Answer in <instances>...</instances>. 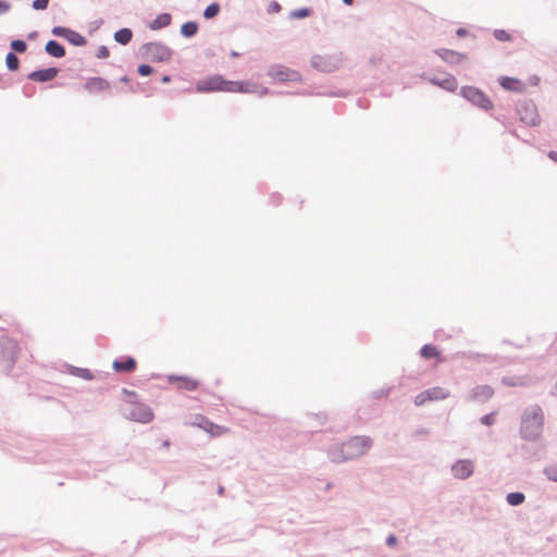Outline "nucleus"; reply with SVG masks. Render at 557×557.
Masks as SVG:
<instances>
[{"label":"nucleus","mask_w":557,"mask_h":557,"mask_svg":"<svg viewBox=\"0 0 557 557\" xmlns=\"http://www.w3.org/2000/svg\"><path fill=\"white\" fill-rule=\"evenodd\" d=\"M171 22L172 15L168 12H163L158 14L156 18L149 23L148 26L151 30H159L171 25Z\"/></svg>","instance_id":"22"},{"label":"nucleus","mask_w":557,"mask_h":557,"mask_svg":"<svg viewBox=\"0 0 557 557\" xmlns=\"http://www.w3.org/2000/svg\"><path fill=\"white\" fill-rule=\"evenodd\" d=\"M11 8L7 0H0V15L5 14Z\"/></svg>","instance_id":"53"},{"label":"nucleus","mask_w":557,"mask_h":557,"mask_svg":"<svg viewBox=\"0 0 557 557\" xmlns=\"http://www.w3.org/2000/svg\"><path fill=\"white\" fill-rule=\"evenodd\" d=\"M311 417L315 418L317 420H319L320 424H323L324 421L326 420V414L325 413H318V414L313 413Z\"/></svg>","instance_id":"58"},{"label":"nucleus","mask_w":557,"mask_h":557,"mask_svg":"<svg viewBox=\"0 0 557 557\" xmlns=\"http://www.w3.org/2000/svg\"><path fill=\"white\" fill-rule=\"evenodd\" d=\"M282 10L281 4L277 1H271L268 5V13H278Z\"/></svg>","instance_id":"47"},{"label":"nucleus","mask_w":557,"mask_h":557,"mask_svg":"<svg viewBox=\"0 0 557 557\" xmlns=\"http://www.w3.org/2000/svg\"><path fill=\"white\" fill-rule=\"evenodd\" d=\"M440 87L446 91L454 92L458 88V82L454 75L442 78Z\"/></svg>","instance_id":"28"},{"label":"nucleus","mask_w":557,"mask_h":557,"mask_svg":"<svg viewBox=\"0 0 557 557\" xmlns=\"http://www.w3.org/2000/svg\"><path fill=\"white\" fill-rule=\"evenodd\" d=\"M498 84L508 91L521 92L524 89V84L516 77L499 76Z\"/></svg>","instance_id":"18"},{"label":"nucleus","mask_w":557,"mask_h":557,"mask_svg":"<svg viewBox=\"0 0 557 557\" xmlns=\"http://www.w3.org/2000/svg\"><path fill=\"white\" fill-rule=\"evenodd\" d=\"M113 38L117 44L126 46L133 39V30L128 27H122L115 30V33L113 34Z\"/></svg>","instance_id":"25"},{"label":"nucleus","mask_w":557,"mask_h":557,"mask_svg":"<svg viewBox=\"0 0 557 557\" xmlns=\"http://www.w3.org/2000/svg\"><path fill=\"white\" fill-rule=\"evenodd\" d=\"M494 395V389L490 385H475L469 392L467 396V401H476V403H485Z\"/></svg>","instance_id":"10"},{"label":"nucleus","mask_w":557,"mask_h":557,"mask_svg":"<svg viewBox=\"0 0 557 557\" xmlns=\"http://www.w3.org/2000/svg\"><path fill=\"white\" fill-rule=\"evenodd\" d=\"M389 392H391V388H389V387H386V388H385V387H382V388H380V389L374 391V392L372 393V397H373L374 399H381V398H383V397H386V396L389 394Z\"/></svg>","instance_id":"45"},{"label":"nucleus","mask_w":557,"mask_h":557,"mask_svg":"<svg viewBox=\"0 0 557 557\" xmlns=\"http://www.w3.org/2000/svg\"><path fill=\"white\" fill-rule=\"evenodd\" d=\"M430 433V431L425 428H419L414 431L413 433V436L414 437H420V436H424V435H428Z\"/></svg>","instance_id":"55"},{"label":"nucleus","mask_w":557,"mask_h":557,"mask_svg":"<svg viewBox=\"0 0 557 557\" xmlns=\"http://www.w3.org/2000/svg\"><path fill=\"white\" fill-rule=\"evenodd\" d=\"M441 81H442V78H438V77H436V76H432V77H430V78H429V82H430L432 85L437 86V87H440V85H441Z\"/></svg>","instance_id":"60"},{"label":"nucleus","mask_w":557,"mask_h":557,"mask_svg":"<svg viewBox=\"0 0 557 557\" xmlns=\"http://www.w3.org/2000/svg\"><path fill=\"white\" fill-rule=\"evenodd\" d=\"M521 450L523 453V457L527 458V459H530L531 458V455L529 454V446L527 445H522L521 446Z\"/></svg>","instance_id":"63"},{"label":"nucleus","mask_w":557,"mask_h":557,"mask_svg":"<svg viewBox=\"0 0 557 557\" xmlns=\"http://www.w3.org/2000/svg\"><path fill=\"white\" fill-rule=\"evenodd\" d=\"M123 413L128 420L139 423H149L154 417L152 409L141 400L131 404V406L124 408Z\"/></svg>","instance_id":"8"},{"label":"nucleus","mask_w":557,"mask_h":557,"mask_svg":"<svg viewBox=\"0 0 557 557\" xmlns=\"http://www.w3.org/2000/svg\"><path fill=\"white\" fill-rule=\"evenodd\" d=\"M496 414H497V412H496V411H492V412H490V413H486V414H484V416H482V417L480 418V422H481L483 425L492 426V425L495 423Z\"/></svg>","instance_id":"42"},{"label":"nucleus","mask_w":557,"mask_h":557,"mask_svg":"<svg viewBox=\"0 0 557 557\" xmlns=\"http://www.w3.org/2000/svg\"><path fill=\"white\" fill-rule=\"evenodd\" d=\"M434 53L438 55L444 62L450 65L460 64L468 58L467 53L458 52L446 48L435 49Z\"/></svg>","instance_id":"14"},{"label":"nucleus","mask_w":557,"mask_h":557,"mask_svg":"<svg viewBox=\"0 0 557 557\" xmlns=\"http://www.w3.org/2000/svg\"><path fill=\"white\" fill-rule=\"evenodd\" d=\"M22 91L25 97L30 98L35 94V87L32 85H24Z\"/></svg>","instance_id":"51"},{"label":"nucleus","mask_w":557,"mask_h":557,"mask_svg":"<svg viewBox=\"0 0 557 557\" xmlns=\"http://www.w3.org/2000/svg\"><path fill=\"white\" fill-rule=\"evenodd\" d=\"M525 500V495L522 492H510L506 495V502L510 506H519Z\"/></svg>","instance_id":"29"},{"label":"nucleus","mask_w":557,"mask_h":557,"mask_svg":"<svg viewBox=\"0 0 557 557\" xmlns=\"http://www.w3.org/2000/svg\"><path fill=\"white\" fill-rule=\"evenodd\" d=\"M372 446V440L369 436H352L341 447L342 458H335L334 462L351 460L363 455Z\"/></svg>","instance_id":"2"},{"label":"nucleus","mask_w":557,"mask_h":557,"mask_svg":"<svg viewBox=\"0 0 557 557\" xmlns=\"http://www.w3.org/2000/svg\"><path fill=\"white\" fill-rule=\"evenodd\" d=\"M45 52L52 58H63L66 53L64 46L55 39L46 42Z\"/></svg>","instance_id":"20"},{"label":"nucleus","mask_w":557,"mask_h":557,"mask_svg":"<svg viewBox=\"0 0 557 557\" xmlns=\"http://www.w3.org/2000/svg\"><path fill=\"white\" fill-rule=\"evenodd\" d=\"M474 467L471 460L459 459L451 466V472L455 478L466 480L473 474Z\"/></svg>","instance_id":"13"},{"label":"nucleus","mask_w":557,"mask_h":557,"mask_svg":"<svg viewBox=\"0 0 557 557\" xmlns=\"http://www.w3.org/2000/svg\"><path fill=\"white\" fill-rule=\"evenodd\" d=\"M516 381H517V377H515V376H504L502 379L503 384L506 386H516L517 385Z\"/></svg>","instance_id":"52"},{"label":"nucleus","mask_w":557,"mask_h":557,"mask_svg":"<svg viewBox=\"0 0 557 557\" xmlns=\"http://www.w3.org/2000/svg\"><path fill=\"white\" fill-rule=\"evenodd\" d=\"M311 13H312L311 8L302 7V8H298V9L290 11L289 18L290 20H302V18L310 16Z\"/></svg>","instance_id":"31"},{"label":"nucleus","mask_w":557,"mask_h":557,"mask_svg":"<svg viewBox=\"0 0 557 557\" xmlns=\"http://www.w3.org/2000/svg\"><path fill=\"white\" fill-rule=\"evenodd\" d=\"M162 84H169L172 82V76L169 74H163L160 78Z\"/></svg>","instance_id":"61"},{"label":"nucleus","mask_w":557,"mask_h":557,"mask_svg":"<svg viewBox=\"0 0 557 557\" xmlns=\"http://www.w3.org/2000/svg\"><path fill=\"white\" fill-rule=\"evenodd\" d=\"M63 367L65 368L66 373L73 376L81 377L86 381H91L95 379L94 373L87 368H79L69 363H64Z\"/></svg>","instance_id":"21"},{"label":"nucleus","mask_w":557,"mask_h":557,"mask_svg":"<svg viewBox=\"0 0 557 557\" xmlns=\"http://www.w3.org/2000/svg\"><path fill=\"white\" fill-rule=\"evenodd\" d=\"M421 358L423 359H433L442 360L440 349L433 344H424L419 351Z\"/></svg>","instance_id":"24"},{"label":"nucleus","mask_w":557,"mask_h":557,"mask_svg":"<svg viewBox=\"0 0 557 557\" xmlns=\"http://www.w3.org/2000/svg\"><path fill=\"white\" fill-rule=\"evenodd\" d=\"M267 75L280 83H286L288 77V67L281 64H272L269 66Z\"/></svg>","instance_id":"19"},{"label":"nucleus","mask_w":557,"mask_h":557,"mask_svg":"<svg viewBox=\"0 0 557 557\" xmlns=\"http://www.w3.org/2000/svg\"><path fill=\"white\" fill-rule=\"evenodd\" d=\"M26 459H33L34 462H49L42 455H36L34 457L25 456Z\"/></svg>","instance_id":"56"},{"label":"nucleus","mask_w":557,"mask_h":557,"mask_svg":"<svg viewBox=\"0 0 557 557\" xmlns=\"http://www.w3.org/2000/svg\"><path fill=\"white\" fill-rule=\"evenodd\" d=\"M458 356H461L463 358H467L469 360H475V359H483L486 362H492V358L488 355L479 354L475 351H461L457 354Z\"/></svg>","instance_id":"36"},{"label":"nucleus","mask_w":557,"mask_h":557,"mask_svg":"<svg viewBox=\"0 0 557 557\" xmlns=\"http://www.w3.org/2000/svg\"><path fill=\"white\" fill-rule=\"evenodd\" d=\"M20 352L21 348L15 339L8 336L0 338V356L4 362L3 368L8 374L13 370Z\"/></svg>","instance_id":"5"},{"label":"nucleus","mask_w":557,"mask_h":557,"mask_svg":"<svg viewBox=\"0 0 557 557\" xmlns=\"http://www.w3.org/2000/svg\"><path fill=\"white\" fill-rule=\"evenodd\" d=\"M59 71L60 70L55 66L37 69V70L30 72L27 75V78L29 81L37 82V83H48V82L53 81L58 76Z\"/></svg>","instance_id":"11"},{"label":"nucleus","mask_w":557,"mask_h":557,"mask_svg":"<svg viewBox=\"0 0 557 557\" xmlns=\"http://www.w3.org/2000/svg\"><path fill=\"white\" fill-rule=\"evenodd\" d=\"M122 394L125 395V400L126 403L128 404V406H131V404H134L138 400H140L138 394L135 392V391H131V389H127V388H122Z\"/></svg>","instance_id":"41"},{"label":"nucleus","mask_w":557,"mask_h":557,"mask_svg":"<svg viewBox=\"0 0 557 557\" xmlns=\"http://www.w3.org/2000/svg\"><path fill=\"white\" fill-rule=\"evenodd\" d=\"M228 79L221 74L208 75L196 83V90L202 94L227 91Z\"/></svg>","instance_id":"7"},{"label":"nucleus","mask_w":557,"mask_h":557,"mask_svg":"<svg viewBox=\"0 0 557 557\" xmlns=\"http://www.w3.org/2000/svg\"><path fill=\"white\" fill-rule=\"evenodd\" d=\"M73 32L72 28L70 27H66V26H61V25H57V26H53L51 28V34L54 36V37H60V38H63L67 41L69 39V36L71 35V33Z\"/></svg>","instance_id":"33"},{"label":"nucleus","mask_w":557,"mask_h":557,"mask_svg":"<svg viewBox=\"0 0 557 557\" xmlns=\"http://www.w3.org/2000/svg\"><path fill=\"white\" fill-rule=\"evenodd\" d=\"M110 55L109 48L107 46H100L96 51V58L107 59Z\"/></svg>","instance_id":"46"},{"label":"nucleus","mask_w":557,"mask_h":557,"mask_svg":"<svg viewBox=\"0 0 557 557\" xmlns=\"http://www.w3.org/2000/svg\"><path fill=\"white\" fill-rule=\"evenodd\" d=\"M397 541H398V540H397V536H396L395 534L391 533V534H388V535L386 536V539H385V544H386V546H388V547H393V546H395V545L397 544Z\"/></svg>","instance_id":"50"},{"label":"nucleus","mask_w":557,"mask_h":557,"mask_svg":"<svg viewBox=\"0 0 557 557\" xmlns=\"http://www.w3.org/2000/svg\"><path fill=\"white\" fill-rule=\"evenodd\" d=\"M50 0H34L32 8L36 11H44L48 8Z\"/></svg>","instance_id":"44"},{"label":"nucleus","mask_w":557,"mask_h":557,"mask_svg":"<svg viewBox=\"0 0 557 557\" xmlns=\"http://www.w3.org/2000/svg\"><path fill=\"white\" fill-rule=\"evenodd\" d=\"M73 32L72 28L70 27H66V26H61V25H57V26H53L51 28V34L54 36V37H60V38H63L67 41L69 39V36L71 35V33Z\"/></svg>","instance_id":"34"},{"label":"nucleus","mask_w":557,"mask_h":557,"mask_svg":"<svg viewBox=\"0 0 557 557\" xmlns=\"http://www.w3.org/2000/svg\"><path fill=\"white\" fill-rule=\"evenodd\" d=\"M334 457H335V458H338V459H341V458H342L341 448H339V449H336L335 451H333V453L331 454V459H332V461H334Z\"/></svg>","instance_id":"64"},{"label":"nucleus","mask_w":557,"mask_h":557,"mask_svg":"<svg viewBox=\"0 0 557 557\" xmlns=\"http://www.w3.org/2000/svg\"><path fill=\"white\" fill-rule=\"evenodd\" d=\"M110 83L100 76L89 77L84 83V88L89 92H102L110 89Z\"/></svg>","instance_id":"15"},{"label":"nucleus","mask_w":557,"mask_h":557,"mask_svg":"<svg viewBox=\"0 0 557 557\" xmlns=\"http://www.w3.org/2000/svg\"><path fill=\"white\" fill-rule=\"evenodd\" d=\"M5 65L9 71L14 72L20 67V59L13 52H8L5 55Z\"/></svg>","instance_id":"35"},{"label":"nucleus","mask_w":557,"mask_h":557,"mask_svg":"<svg viewBox=\"0 0 557 557\" xmlns=\"http://www.w3.org/2000/svg\"><path fill=\"white\" fill-rule=\"evenodd\" d=\"M270 200L273 205L277 206L282 201V196L278 193H274L272 194Z\"/></svg>","instance_id":"57"},{"label":"nucleus","mask_w":557,"mask_h":557,"mask_svg":"<svg viewBox=\"0 0 557 557\" xmlns=\"http://www.w3.org/2000/svg\"><path fill=\"white\" fill-rule=\"evenodd\" d=\"M153 73H156L154 67L148 63H141L137 66V74L143 77L150 76Z\"/></svg>","instance_id":"39"},{"label":"nucleus","mask_w":557,"mask_h":557,"mask_svg":"<svg viewBox=\"0 0 557 557\" xmlns=\"http://www.w3.org/2000/svg\"><path fill=\"white\" fill-rule=\"evenodd\" d=\"M302 81L301 74L296 71L288 67V77L287 82H294V83H300Z\"/></svg>","instance_id":"43"},{"label":"nucleus","mask_w":557,"mask_h":557,"mask_svg":"<svg viewBox=\"0 0 557 557\" xmlns=\"http://www.w3.org/2000/svg\"><path fill=\"white\" fill-rule=\"evenodd\" d=\"M516 113L519 115V120L529 125L537 126L541 123V117L537 112V108L533 100L523 99L517 102Z\"/></svg>","instance_id":"6"},{"label":"nucleus","mask_w":557,"mask_h":557,"mask_svg":"<svg viewBox=\"0 0 557 557\" xmlns=\"http://www.w3.org/2000/svg\"><path fill=\"white\" fill-rule=\"evenodd\" d=\"M311 66L322 73H332L339 67L341 59L336 55L313 54L310 60Z\"/></svg>","instance_id":"9"},{"label":"nucleus","mask_w":557,"mask_h":557,"mask_svg":"<svg viewBox=\"0 0 557 557\" xmlns=\"http://www.w3.org/2000/svg\"><path fill=\"white\" fill-rule=\"evenodd\" d=\"M544 429V412L539 405L524 409L521 416L520 436L527 441H537Z\"/></svg>","instance_id":"1"},{"label":"nucleus","mask_w":557,"mask_h":557,"mask_svg":"<svg viewBox=\"0 0 557 557\" xmlns=\"http://www.w3.org/2000/svg\"><path fill=\"white\" fill-rule=\"evenodd\" d=\"M547 157H548L552 161H554L555 163H557V151H555V150H550V151H548Z\"/></svg>","instance_id":"62"},{"label":"nucleus","mask_w":557,"mask_h":557,"mask_svg":"<svg viewBox=\"0 0 557 557\" xmlns=\"http://www.w3.org/2000/svg\"><path fill=\"white\" fill-rule=\"evenodd\" d=\"M67 42L75 47H84L87 45V39L81 33L73 29L69 36Z\"/></svg>","instance_id":"32"},{"label":"nucleus","mask_w":557,"mask_h":557,"mask_svg":"<svg viewBox=\"0 0 557 557\" xmlns=\"http://www.w3.org/2000/svg\"><path fill=\"white\" fill-rule=\"evenodd\" d=\"M199 29V24L196 21H187L181 25L180 34L184 38H193Z\"/></svg>","instance_id":"26"},{"label":"nucleus","mask_w":557,"mask_h":557,"mask_svg":"<svg viewBox=\"0 0 557 557\" xmlns=\"http://www.w3.org/2000/svg\"><path fill=\"white\" fill-rule=\"evenodd\" d=\"M493 36L500 42H507L512 40V36L505 29H494Z\"/></svg>","instance_id":"38"},{"label":"nucleus","mask_w":557,"mask_h":557,"mask_svg":"<svg viewBox=\"0 0 557 557\" xmlns=\"http://www.w3.org/2000/svg\"><path fill=\"white\" fill-rule=\"evenodd\" d=\"M459 95L472 106L478 107L483 111L487 112L494 108L490 97L479 87L471 85L461 86Z\"/></svg>","instance_id":"4"},{"label":"nucleus","mask_w":557,"mask_h":557,"mask_svg":"<svg viewBox=\"0 0 557 557\" xmlns=\"http://www.w3.org/2000/svg\"><path fill=\"white\" fill-rule=\"evenodd\" d=\"M221 11V5L219 2H211L210 4H208L206 7V9L203 10V17L206 20H211L213 17H215Z\"/></svg>","instance_id":"30"},{"label":"nucleus","mask_w":557,"mask_h":557,"mask_svg":"<svg viewBox=\"0 0 557 557\" xmlns=\"http://www.w3.org/2000/svg\"><path fill=\"white\" fill-rule=\"evenodd\" d=\"M424 394L426 398H429V401L433 400H443L448 397L449 393L440 386L431 387L424 391Z\"/></svg>","instance_id":"27"},{"label":"nucleus","mask_w":557,"mask_h":557,"mask_svg":"<svg viewBox=\"0 0 557 557\" xmlns=\"http://www.w3.org/2000/svg\"><path fill=\"white\" fill-rule=\"evenodd\" d=\"M226 92L251 94L256 92V85L248 81H230Z\"/></svg>","instance_id":"17"},{"label":"nucleus","mask_w":557,"mask_h":557,"mask_svg":"<svg viewBox=\"0 0 557 557\" xmlns=\"http://www.w3.org/2000/svg\"><path fill=\"white\" fill-rule=\"evenodd\" d=\"M426 401H429V398H426V396L424 394V391L419 393L414 397V405L418 406V407L424 405Z\"/></svg>","instance_id":"48"},{"label":"nucleus","mask_w":557,"mask_h":557,"mask_svg":"<svg viewBox=\"0 0 557 557\" xmlns=\"http://www.w3.org/2000/svg\"><path fill=\"white\" fill-rule=\"evenodd\" d=\"M129 90L132 92H140V91H144V88L141 87V84L140 83H137L136 85H132L129 87Z\"/></svg>","instance_id":"59"},{"label":"nucleus","mask_w":557,"mask_h":557,"mask_svg":"<svg viewBox=\"0 0 557 557\" xmlns=\"http://www.w3.org/2000/svg\"><path fill=\"white\" fill-rule=\"evenodd\" d=\"M139 54L143 59L154 63L168 62L174 51L162 41H148L140 46Z\"/></svg>","instance_id":"3"},{"label":"nucleus","mask_w":557,"mask_h":557,"mask_svg":"<svg viewBox=\"0 0 557 557\" xmlns=\"http://www.w3.org/2000/svg\"><path fill=\"white\" fill-rule=\"evenodd\" d=\"M545 476L547 480L556 482L557 483V465H549L544 468L543 470Z\"/></svg>","instance_id":"40"},{"label":"nucleus","mask_w":557,"mask_h":557,"mask_svg":"<svg viewBox=\"0 0 557 557\" xmlns=\"http://www.w3.org/2000/svg\"><path fill=\"white\" fill-rule=\"evenodd\" d=\"M255 94H258L259 97H263L265 95H274V90H271L269 89L268 87H261L260 89H258V86L256 85V92Z\"/></svg>","instance_id":"49"},{"label":"nucleus","mask_w":557,"mask_h":557,"mask_svg":"<svg viewBox=\"0 0 557 557\" xmlns=\"http://www.w3.org/2000/svg\"><path fill=\"white\" fill-rule=\"evenodd\" d=\"M137 368V361L132 356H121L113 360L112 369L116 373H133Z\"/></svg>","instance_id":"12"},{"label":"nucleus","mask_w":557,"mask_h":557,"mask_svg":"<svg viewBox=\"0 0 557 557\" xmlns=\"http://www.w3.org/2000/svg\"><path fill=\"white\" fill-rule=\"evenodd\" d=\"M194 424L212 435L215 434L214 430L220 428L218 424L213 423L209 418L202 414H197L195 417Z\"/></svg>","instance_id":"23"},{"label":"nucleus","mask_w":557,"mask_h":557,"mask_svg":"<svg viewBox=\"0 0 557 557\" xmlns=\"http://www.w3.org/2000/svg\"><path fill=\"white\" fill-rule=\"evenodd\" d=\"M13 53H24L27 50V44L23 39H13L10 44Z\"/></svg>","instance_id":"37"},{"label":"nucleus","mask_w":557,"mask_h":557,"mask_svg":"<svg viewBox=\"0 0 557 557\" xmlns=\"http://www.w3.org/2000/svg\"><path fill=\"white\" fill-rule=\"evenodd\" d=\"M469 34H470L469 30L465 27H459L456 29V36L458 38H463V37L468 36Z\"/></svg>","instance_id":"54"},{"label":"nucleus","mask_w":557,"mask_h":557,"mask_svg":"<svg viewBox=\"0 0 557 557\" xmlns=\"http://www.w3.org/2000/svg\"><path fill=\"white\" fill-rule=\"evenodd\" d=\"M169 383L180 382L178 387L185 391H196L199 386V382L186 375L170 374L168 376Z\"/></svg>","instance_id":"16"}]
</instances>
